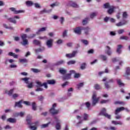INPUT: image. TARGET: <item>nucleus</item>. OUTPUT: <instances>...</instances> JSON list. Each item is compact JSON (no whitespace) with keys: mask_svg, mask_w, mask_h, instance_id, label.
Listing matches in <instances>:
<instances>
[{"mask_svg":"<svg viewBox=\"0 0 130 130\" xmlns=\"http://www.w3.org/2000/svg\"><path fill=\"white\" fill-rule=\"evenodd\" d=\"M64 62H65L64 60H61L58 61L57 62L54 63L53 66H60V64H64Z\"/></svg>","mask_w":130,"mask_h":130,"instance_id":"obj_24","label":"nucleus"},{"mask_svg":"<svg viewBox=\"0 0 130 130\" xmlns=\"http://www.w3.org/2000/svg\"><path fill=\"white\" fill-rule=\"evenodd\" d=\"M21 39L22 40V42H21L22 45L25 46V45H27L29 44V42H28V40L26 39L27 36L26 34H23L21 36Z\"/></svg>","mask_w":130,"mask_h":130,"instance_id":"obj_4","label":"nucleus"},{"mask_svg":"<svg viewBox=\"0 0 130 130\" xmlns=\"http://www.w3.org/2000/svg\"><path fill=\"white\" fill-rule=\"evenodd\" d=\"M100 57H101V58L103 59L104 61H105L106 60V59H107V57H106V56L104 55H101Z\"/></svg>","mask_w":130,"mask_h":130,"instance_id":"obj_56","label":"nucleus"},{"mask_svg":"<svg viewBox=\"0 0 130 130\" xmlns=\"http://www.w3.org/2000/svg\"><path fill=\"white\" fill-rule=\"evenodd\" d=\"M99 115H103V116H105L107 118H109L110 119L111 116L106 113V109L103 108L102 110L101 111V112L99 113Z\"/></svg>","mask_w":130,"mask_h":130,"instance_id":"obj_5","label":"nucleus"},{"mask_svg":"<svg viewBox=\"0 0 130 130\" xmlns=\"http://www.w3.org/2000/svg\"><path fill=\"white\" fill-rule=\"evenodd\" d=\"M88 21H89V17H86L83 19L82 20L83 25H86L88 23Z\"/></svg>","mask_w":130,"mask_h":130,"instance_id":"obj_37","label":"nucleus"},{"mask_svg":"<svg viewBox=\"0 0 130 130\" xmlns=\"http://www.w3.org/2000/svg\"><path fill=\"white\" fill-rule=\"evenodd\" d=\"M47 84H49V85H54L55 84V81L53 80H49L47 81Z\"/></svg>","mask_w":130,"mask_h":130,"instance_id":"obj_32","label":"nucleus"},{"mask_svg":"<svg viewBox=\"0 0 130 130\" xmlns=\"http://www.w3.org/2000/svg\"><path fill=\"white\" fill-rule=\"evenodd\" d=\"M77 88L80 89V88H82V87H83V86H84V82L80 83L77 84Z\"/></svg>","mask_w":130,"mask_h":130,"instance_id":"obj_51","label":"nucleus"},{"mask_svg":"<svg viewBox=\"0 0 130 130\" xmlns=\"http://www.w3.org/2000/svg\"><path fill=\"white\" fill-rule=\"evenodd\" d=\"M33 44L35 45H37L38 46H41V43H40V41L35 40L33 41Z\"/></svg>","mask_w":130,"mask_h":130,"instance_id":"obj_27","label":"nucleus"},{"mask_svg":"<svg viewBox=\"0 0 130 130\" xmlns=\"http://www.w3.org/2000/svg\"><path fill=\"white\" fill-rule=\"evenodd\" d=\"M69 6L73 7V8H78L79 7L77 4L73 2H69Z\"/></svg>","mask_w":130,"mask_h":130,"instance_id":"obj_26","label":"nucleus"},{"mask_svg":"<svg viewBox=\"0 0 130 130\" xmlns=\"http://www.w3.org/2000/svg\"><path fill=\"white\" fill-rule=\"evenodd\" d=\"M120 39L122 40H128V37L125 36H121L120 37Z\"/></svg>","mask_w":130,"mask_h":130,"instance_id":"obj_55","label":"nucleus"},{"mask_svg":"<svg viewBox=\"0 0 130 130\" xmlns=\"http://www.w3.org/2000/svg\"><path fill=\"white\" fill-rule=\"evenodd\" d=\"M22 81H24L25 84H27V88H29V89H31L32 87H33V83H29V78H23L21 79Z\"/></svg>","mask_w":130,"mask_h":130,"instance_id":"obj_7","label":"nucleus"},{"mask_svg":"<svg viewBox=\"0 0 130 130\" xmlns=\"http://www.w3.org/2000/svg\"><path fill=\"white\" fill-rule=\"evenodd\" d=\"M46 30V27H42L40 28L36 32L37 34H39L40 32H43Z\"/></svg>","mask_w":130,"mask_h":130,"instance_id":"obj_34","label":"nucleus"},{"mask_svg":"<svg viewBox=\"0 0 130 130\" xmlns=\"http://www.w3.org/2000/svg\"><path fill=\"white\" fill-rule=\"evenodd\" d=\"M113 82H114V80L112 79L109 80L108 82H106L105 84L106 88L107 89H109L110 86H109V85H108V83H113Z\"/></svg>","mask_w":130,"mask_h":130,"instance_id":"obj_21","label":"nucleus"},{"mask_svg":"<svg viewBox=\"0 0 130 130\" xmlns=\"http://www.w3.org/2000/svg\"><path fill=\"white\" fill-rule=\"evenodd\" d=\"M98 15V12H93L90 14V18L91 19H93L94 17H96Z\"/></svg>","mask_w":130,"mask_h":130,"instance_id":"obj_39","label":"nucleus"},{"mask_svg":"<svg viewBox=\"0 0 130 130\" xmlns=\"http://www.w3.org/2000/svg\"><path fill=\"white\" fill-rule=\"evenodd\" d=\"M59 5V3L58 2H55V3L52 4V5H50V7L51 8H54V7L57 6Z\"/></svg>","mask_w":130,"mask_h":130,"instance_id":"obj_50","label":"nucleus"},{"mask_svg":"<svg viewBox=\"0 0 130 130\" xmlns=\"http://www.w3.org/2000/svg\"><path fill=\"white\" fill-rule=\"evenodd\" d=\"M44 50H45V48L42 47V48L36 49L35 50V52L36 53H37V52H41V51H43Z\"/></svg>","mask_w":130,"mask_h":130,"instance_id":"obj_35","label":"nucleus"},{"mask_svg":"<svg viewBox=\"0 0 130 130\" xmlns=\"http://www.w3.org/2000/svg\"><path fill=\"white\" fill-rule=\"evenodd\" d=\"M111 7V6H110V4L108 3L104 4V9H110Z\"/></svg>","mask_w":130,"mask_h":130,"instance_id":"obj_36","label":"nucleus"},{"mask_svg":"<svg viewBox=\"0 0 130 130\" xmlns=\"http://www.w3.org/2000/svg\"><path fill=\"white\" fill-rule=\"evenodd\" d=\"M99 98L96 97V93H94L92 95V106H95L96 103L99 101Z\"/></svg>","mask_w":130,"mask_h":130,"instance_id":"obj_8","label":"nucleus"},{"mask_svg":"<svg viewBox=\"0 0 130 130\" xmlns=\"http://www.w3.org/2000/svg\"><path fill=\"white\" fill-rule=\"evenodd\" d=\"M36 92H40L43 91V88L41 87H38L37 89L35 90Z\"/></svg>","mask_w":130,"mask_h":130,"instance_id":"obj_61","label":"nucleus"},{"mask_svg":"<svg viewBox=\"0 0 130 130\" xmlns=\"http://www.w3.org/2000/svg\"><path fill=\"white\" fill-rule=\"evenodd\" d=\"M94 89L95 90H100L101 89V87L99 84L94 85Z\"/></svg>","mask_w":130,"mask_h":130,"instance_id":"obj_52","label":"nucleus"},{"mask_svg":"<svg viewBox=\"0 0 130 130\" xmlns=\"http://www.w3.org/2000/svg\"><path fill=\"white\" fill-rule=\"evenodd\" d=\"M80 69L81 70H85L86 69V63H83L81 64Z\"/></svg>","mask_w":130,"mask_h":130,"instance_id":"obj_49","label":"nucleus"},{"mask_svg":"<svg viewBox=\"0 0 130 130\" xmlns=\"http://www.w3.org/2000/svg\"><path fill=\"white\" fill-rule=\"evenodd\" d=\"M81 30H83V27H78L74 28V31L76 34L80 35V34H81Z\"/></svg>","mask_w":130,"mask_h":130,"instance_id":"obj_12","label":"nucleus"},{"mask_svg":"<svg viewBox=\"0 0 130 130\" xmlns=\"http://www.w3.org/2000/svg\"><path fill=\"white\" fill-rule=\"evenodd\" d=\"M70 74H67L66 75L63 76V79L64 80H69L71 78V75H72V74H75L76 73V71L75 70H71L70 71Z\"/></svg>","mask_w":130,"mask_h":130,"instance_id":"obj_9","label":"nucleus"},{"mask_svg":"<svg viewBox=\"0 0 130 130\" xmlns=\"http://www.w3.org/2000/svg\"><path fill=\"white\" fill-rule=\"evenodd\" d=\"M69 126H70V125L69 124H66L65 125L64 130H69Z\"/></svg>","mask_w":130,"mask_h":130,"instance_id":"obj_64","label":"nucleus"},{"mask_svg":"<svg viewBox=\"0 0 130 130\" xmlns=\"http://www.w3.org/2000/svg\"><path fill=\"white\" fill-rule=\"evenodd\" d=\"M76 63L75 60H70L67 62V64L70 66L71 64H75Z\"/></svg>","mask_w":130,"mask_h":130,"instance_id":"obj_47","label":"nucleus"},{"mask_svg":"<svg viewBox=\"0 0 130 130\" xmlns=\"http://www.w3.org/2000/svg\"><path fill=\"white\" fill-rule=\"evenodd\" d=\"M104 129H106V130H109V129L115 130V127H110V128L108 127H104Z\"/></svg>","mask_w":130,"mask_h":130,"instance_id":"obj_54","label":"nucleus"},{"mask_svg":"<svg viewBox=\"0 0 130 130\" xmlns=\"http://www.w3.org/2000/svg\"><path fill=\"white\" fill-rule=\"evenodd\" d=\"M20 62L21 63H24V62H28V60L26 58H23V59H20L19 60Z\"/></svg>","mask_w":130,"mask_h":130,"instance_id":"obj_53","label":"nucleus"},{"mask_svg":"<svg viewBox=\"0 0 130 130\" xmlns=\"http://www.w3.org/2000/svg\"><path fill=\"white\" fill-rule=\"evenodd\" d=\"M16 90V88H13L12 89H10L9 90H6L5 93H7L9 96H11V95L13 94V93H14V91Z\"/></svg>","mask_w":130,"mask_h":130,"instance_id":"obj_17","label":"nucleus"},{"mask_svg":"<svg viewBox=\"0 0 130 130\" xmlns=\"http://www.w3.org/2000/svg\"><path fill=\"white\" fill-rule=\"evenodd\" d=\"M32 120V116L31 115H28L26 117V122L28 125L29 128L31 130H36L37 129V127L40 125V123L39 121H36L35 122H31Z\"/></svg>","mask_w":130,"mask_h":130,"instance_id":"obj_1","label":"nucleus"},{"mask_svg":"<svg viewBox=\"0 0 130 130\" xmlns=\"http://www.w3.org/2000/svg\"><path fill=\"white\" fill-rule=\"evenodd\" d=\"M54 118L55 119V121L56 122L55 125V128L57 130H60V128H61V120H60V119H59L57 116H54Z\"/></svg>","mask_w":130,"mask_h":130,"instance_id":"obj_2","label":"nucleus"},{"mask_svg":"<svg viewBox=\"0 0 130 130\" xmlns=\"http://www.w3.org/2000/svg\"><path fill=\"white\" fill-rule=\"evenodd\" d=\"M53 40L49 39L48 41H47L46 44L48 48H51V47H52V45H53Z\"/></svg>","mask_w":130,"mask_h":130,"instance_id":"obj_11","label":"nucleus"},{"mask_svg":"<svg viewBox=\"0 0 130 130\" xmlns=\"http://www.w3.org/2000/svg\"><path fill=\"white\" fill-rule=\"evenodd\" d=\"M8 20L9 21V22H11V23H13V24H16L17 23V21H16L14 18H8Z\"/></svg>","mask_w":130,"mask_h":130,"instance_id":"obj_33","label":"nucleus"},{"mask_svg":"<svg viewBox=\"0 0 130 130\" xmlns=\"http://www.w3.org/2000/svg\"><path fill=\"white\" fill-rule=\"evenodd\" d=\"M89 117V115L86 113L83 114V120L87 121L88 120V118Z\"/></svg>","mask_w":130,"mask_h":130,"instance_id":"obj_41","label":"nucleus"},{"mask_svg":"<svg viewBox=\"0 0 130 130\" xmlns=\"http://www.w3.org/2000/svg\"><path fill=\"white\" fill-rule=\"evenodd\" d=\"M77 53V51H74L72 52V54H67L66 56L68 58H72V57H75V55H76Z\"/></svg>","mask_w":130,"mask_h":130,"instance_id":"obj_13","label":"nucleus"},{"mask_svg":"<svg viewBox=\"0 0 130 130\" xmlns=\"http://www.w3.org/2000/svg\"><path fill=\"white\" fill-rule=\"evenodd\" d=\"M74 74H75L74 75V78L75 79H78V78H80V74L76 73V72Z\"/></svg>","mask_w":130,"mask_h":130,"instance_id":"obj_60","label":"nucleus"},{"mask_svg":"<svg viewBox=\"0 0 130 130\" xmlns=\"http://www.w3.org/2000/svg\"><path fill=\"white\" fill-rule=\"evenodd\" d=\"M3 27H4V28H6V29H10V30H13V29H14L13 27H11V26L9 27L6 24H3Z\"/></svg>","mask_w":130,"mask_h":130,"instance_id":"obj_44","label":"nucleus"},{"mask_svg":"<svg viewBox=\"0 0 130 130\" xmlns=\"http://www.w3.org/2000/svg\"><path fill=\"white\" fill-rule=\"evenodd\" d=\"M9 10H10L11 12H13L14 14L16 15L20 14L21 13H24L25 12L24 10H16V8L14 7H11L9 8Z\"/></svg>","mask_w":130,"mask_h":130,"instance_id":"obj_10","label":"nucleus"},{"mask_svg":"<svg viewBox=\"0 0 130 130\" xmlns=\"http://www.w3.org/2000/svg\"><path fill=\"white\" fill-rule=\"evenodd\" d=\"M114 104H115L116 105H120V104H124V103H123V102L116 101L114 102Z\"/></svg>","mask_w":130,"mask_h":130,"instance_id":"obj_58","label":"nucleus"},{"mask_svg":"<svg viewBox=\"0 0 130 130\" xmlns=\"http://www.w3.org/2000/svg\"><path fill=\"white\" fill-rule=\"evenodd\" d=\"M122 110H124V107H122L120 108H117V109L115 111V114L117 115L120 112V111H122Z\"/></svg>","mask_w":130,"mask_h":130,"instance_id":"obj_16","label":"nucleus"},{"mask_svg":"<svg viewBox=\"0 0 130 130\" xmlns=\"http://www.w3.org/2000/svg\"><path fill=\"white\" fill-rule=\"evenodd\" d=\"M14 107H19V108H22V101H20L18 102H16Z\"/></svg>","mask_w":130,"mask_h":130,"instance_id":"obj_18","label":"nucleus"},{"mask_svg":"<svg viewBox=\"0 0 130 130\" xmlns=\"http://www.w3.org/2000/svg\"><path fill=\"white\" fill-rule=\"evenodd\" d=\"M85 105L86 106V107L87 108L88 110H90V106H91V104H90V103L89 102H87L86 103H85Z\"/></svg>","mask_w":130,"mask_h":130,"instance_id":"obj_43","label":"nucleus"},{"mask_svg":"<svg viewBox=\"0 0 130 130\" xmlns=\"http://www.w3.org/2000/svg\"><path fill=\"white\" fill-rule=\"evenodd\" d=\"M109 102V100H102L101 101V104H104L105 103H107V102Z\"/></svg>","mask_w":130,"mask_h":130,"instance_id":"obj_59","label":"nucleus"},{"mask_svg":"<svg viewBox=\"0 0 130 130\" xmlns=\"http://www.w3.org/2000/svg\"><path fill=\"white\" fill-rule=\"evenodd\" d=\"M56 107V104H53L52 105V107L49 110L50 113L52 115H55V114H57L58 112H59V110H55Z\"/></svg>","mask_w":130,"mask_h":130,"instance_id":"obj_3","label":"nucleus"},{"mask_svg":"<svg viewBox=\"0 0 130 130\" xmlns=\"http://www.w3.org/2000/svg\"><path fill=\"white\" fill-rule=\"evenodd\" d=\"M127 21L126 20H124L122 21L119 22L118 23L116 24V26H118V27H119L120 26H123V25H125Z\"/></svg>","mask_w":130,"mask_h":130,"instance_id":"obj_15","label":"nucleus"},{"mask_svg":"<svg viewBox=\"0 0 130 130\" xmlns=\"http://www.w3.org/2000/svg\"><path fill=\"white\" fill-rule=\"evenodd\" d=\"M115 9V7H114L113 6H111V7L110 8L108 9V10L107 11L108 14H109V15H111V14H112V13H113V12H114Z\"/></svg>","mask_w":130,"mask_h":130,"instance_id":"obj_14","label":"nucleus"},{"mask_svg":"<svg viewBox=\"0 0 130 130\" xmlns=\"http://www.w3.org/2000/svg\"><path fill=\"white\" fill-rule=\"evenodd\" d=\"M25 114V113L24 112H20L19 113H17L15 114V116H20V117H23Z\"/></svg>","mask_w":130,"mask_h":130,"instance_id":"obj_31","label":"nucleus"},{"mask_svg":"<svg viewBox=\"0 0 130 130\" xmlns=\"http://www.w3.org/2000/svg\"><path fill=\"white\" fill-rule=\"evenodd\" d=\"M127 17H128V14H127V12H123V14H122L123 19H126Z\"/></svg>","mask_w":130,"mask_h":130,"instance_id":"obj_40","label":"nucleus"},{"mask_svg":"<svg viewBox=\"0 0 130 130\" xmlns=\"http://www.w3.org/2000/svg\"><path fill=\"white\" fill-rule=\"evenodd\" d=\"M31 71H32L33 73H35V74H38V73H40L41 72V70L40 69L35 68H32L31 69Z\"/></svg>","mask_w":130,"mask_h":130,"instance_id":"obj_29","label":"nucleus"},{"mask_svg":"<svg viewBox=\"0 0 130 130\" xmlns=\"http://www.w3.org/2000/svg\"><path fill=\"white\" fill-rule=\"evenodd\" d=\"M7 121L11 123H15L16 122L17 120L15 118H9L7 119Z\"/></svg>","mask_w":130,"mask_h":130,"instance_id":"obj_22","label":"nucleus"},{"mask_svg":"<svg viewBox=\"0 0 130 130\" xmlns=\"http://www.w3.org/2000/svg\"><path fill=\"white\" fill-rule=\"evenodd\" d=\"M125 74L127 76L130 75V68L129 67L126 68Z\"/></svg>","mask_w":130,"mask_h":130,"instance_id":"obj_42","label":"nucleus"},{"mask_svg":"<svg viewBox=\"0 0 130 130\" xmlns=\"http://www.w3.org/2000/svg\"><path fill=\"white\" fill-rule=\"evenodd\" d=\"M105 52L108 55H111V51L110 50V47L107 46V49L105 50Z\"/></svg>","mask_w":130,"mask_h":130,"instance_id":"obj_23","label":"nucleus"},{"mask_svg":"<svg viewBox=\"0 0 130 130\" xmlns=\"http://www.w3.org/2000/svg\"><path fill=\"white\" fill-rule=\"evenodd\" d=\"M81 42L84 44V45H88L89 42L86 40H81Z\"/></svg>","mask_w":130,"mask_h":130,"instance_id":"obj_45","label":"nucleus"},{"mask_svg":"<svg viewBox=\"0 0 130 130\" xmlns=\"http://www.w3.org/2000/svg\"><path fill=\"white\" fill-rule=\"evenodd\" d=\"M26 5L27 7H31V6H33V2L30 1H26Z\"/></svg>","mask_w":130,"mask_h":130,"instance_id":"obj_38","label":"nucleus"},{"mask_svg":"<svg viewBox=\"0 0 130 130\" xmlns=\"http://www.w3.org/2000/svg\"><path fill=\"white\" fill-rule=\"evenodd\" d=\"M48 125H49V123L42 124L41 125V128H45L46 127H47Z\"/></svg>","mask_w":130,"mask_h":130,"instance_id":"obj_46","label":"nucleus"},{"mask_svg":"<svg viewBox=\"0 0 130 130\" xmlns=\"http://www.w3.org/2000/svg\"><path fill=\"white\" fill-rule=\"evenodd\" d=\"M24 104H25V105H27V106H30L31 105V103L27 101H23Z\"/></svg>","mask_w":130,"mask_h":130,"instance_id":"obj_62","label":"nucleus"},{"mask_svg":"<svg viewBox=\"0 0 130 130\" xmlns=\"http://www.w3.org/2000/svg\"><path fill=\"white\" fill-rule=\"evenodd\" d=\"M123 32H124V30L122 29L118 30V34H122Z\"/></svg>","mask_w":130,"mask_h":130,"instance_id":"obj_63","label":"nucleus"},{"mask_svg":"<svg viewBox=\"0 0 130 130\" xmlns=\"http://www.w3.org/2000/svg\"><path fill=\"white\" fill-rule=\"evenodd\" d=\"M117 83L120 87H123V86H124V84L123 83H122L120 79H117Z\"/></svg>","mask_w":130,"mask_h":130,"instance_id":"obj_30","label":"nucleus"},{"mask_svg":"<svg viewBox=\"0 0 130 130\" xmlns=\"http://www.w3.org/2000/svg\"><path fill=\"white\" fill-rule=\"evenodd\" d=\"M51 11H52V9H50V10H46V9H44L43 10L40 11V14H44V13H50L51 12Z\"/></svg>","mask_w":130,"mask_h":130,"instance_id":"obj_28","label":"nucleus"},{"mask_svg":"<svg viewBox=\"0 0 130 130\" xmlns=\"http://www.w3.org/2000/svg\"><path fill=\"white\" fill-rule=\"evenodd\" d=\"M59 72L61 75H66L67 74V70L63 69V68H60Z\"/></svg>","mask_w":130,"mask_h":130,"instance_id":"obj_25","label":"nucleus"},{"mask_svg":"<svg viewBox=\"0 0 130 130\" xmlns=\"http://www.w3.org/2000/svg\"><path fill=\"white\" fill-rule=\"evenodd\" d=\"M36 108H37V107H36V104L35 103V102H34L32 103V110H36Z\"/></svg>","mask_w":130,"mask_h":130,"instance_id":"obj_48","label":"nucleus"},{"mask_svg":"<svg viewBox=\"0 0 130 130\" xmlns=\"http://www.w3.org/2000/svg\"><path fill=\"white\" fill-rule=\"evenodd\" d=\"M36 84H37L36 87L37 88H40V87H42L43 86H44L45 89H47V88L48 87V86H47V83L46 82H45L42 84L41 82L37 80L36 81Z\"/></svg>","mask_w":130,"mask_h":130,"instance_id":"obj_6","label":"nucleus"},{"mask_svg":"<svg viewBox=\"0 0 130 130\" xmlns=\"http://www.w3.org/2000/svg\"><path fill=\"white\" fill-rule=\"evenodd\" d=\"M120 60V58H113L112 59L113 62H116V61H119Z\"/></svg>","mask_w":130,"mask_h":130,"instance_id":"obj_57","label":"nucleus"},{"mask_svg":"<svg viewBox=\"0 0 130 130\" xmlns=\"http://www.w3.org/2000/svg\"><path fill=\"white\" fill-rule=\"evenodd\" d=\"M121 48H122V45H119L117 46L116 50L117 53H118V54H120V53H121Z\"/></svg>","mask_w":130,"mask_h":130,"instance_id":"obj_19","label":"nucleus"},{"mask_svg":"<svg viewBox=\"0 0 130 130\" xmlns=\"http://www.w3.org/2000/svg\"><path fill=\"white\" fill-rule=\"evenodd\" d=\"M84 30L85 35H88L89 34V32H90V28L89 27H83V29Z\"/></svg>","mask_w":130,"mask_h":130,"instance_id":"obj_20","label":"nucleus"}]
</instances>
